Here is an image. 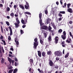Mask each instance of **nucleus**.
<instances>
[{
	"label": "nucleus",
	"mask_w": 73,
	"mask_h": 73,
	"mask_svg": "<svg viewBox=\"0 0 73 73\" xmlns=\"http://www.w3.org/2000/svg\"><path fill=\"white\" fill-rule=\"evenodd\" d=\"M39 18L40 19H41V17H42V13H40L39 14Z\"/></svg>",
	"instance_id": "27"
},
{
	"label": "nucleus",
	"mask_w": 73,
	"mask_h": 73,
	"mask_svg": "<svg viewBox=\"0 0 73 73\" xmlns=\"http://www.w3.org/2000/svg\"><path fill=\"white\" fill-rule=\"evenodd\" d=\"M17 5H14V8L15 10H16V8H17Z\"/></svg>",
	"instance_id": "23"
},
{
	"label": "nucleus",
	"mask_w": 73,
	"mask_h": 73,
	"mask_svg": "<svg viewBox=\"0 0 73 73\" xmlns=\"http://www.w3.org/2000/svg\"><path fill=\"white\" fill-rule=\"evenodd\" d=\"M40 42L42 44V45H43V43L44 41L42 40L41 39H40Z\"/></svg>",
	"instance_id": "29"
},
{
	"label": "nucleus",
	"mask_w": 73,
	"mask_h": 73,
	"mask_svg": "<svg viewBox=\"0 0 73 73\" xmlns=\"http://www.w3.org/2000/svg\"><path fill=\"white\" fill-rule=\"evenodd\" d=\"M21 34H23L24 33V32L22 30H21L20 31Z\"/></svg>",
	"instance_id": "52"
},
{
	"label": "nucleus",
	"mask_w": 73,
	"mask_h": 73,
	"mask_svg": "<svg viewBox=\"0 0 73 73\" xmlns=\"http://www.w3.org/2000/svg\"><path fill=\"white\" fill-rule=\"evenodd\" d=\"M45 52H43L42 53V56L43 57H46V56L45 55Z\"/></svg>",
	"instance_id": "18"
},
{
	"label": "nucleus",
	"mask_w": 73,
	"mask_h": 73,
	"mask_svg": "<svg viewBox=\"0 0 73 73\" xmlns=\"http://www.w3.org/2000/svg\"><path fill=\"white\" fill-rule=\"evenodd\" d=\"M5 29H6V31H9V29L8 28L6 27L5 28Z\"/></svg>",
	"instance_id": "60"
},
{
	"label": "nucleus",
	"mask_w": 73,
	"mask_h": 73,
	"mask_svg": "<svg viewBox=\"0 0 73 73\" xmlns=\"http://www.w3.org/2000/svg\"><path fill=\"white\" fill-rule=\"evenodd\" d=\"M2 41L3 42L4 45H6V43L5 42V40H2Z\"/></svg>",
	"instance_id": "48"
},
{
	"label": "nucleus",
	"mask_w": 73,
	"mask_h": 73,
	"mask_svg": "<svg viewBox=\"0 0 73 73\" xmlns=\"http://www.w3.org/2000/svg\"><path fill=\"white\" fill-rule=\"evenodd\" d=\"M60 60V57H57L56 58V61H58Z\"/></svg>",
	"instance_id": "38"
},
{
	"label": "nucleus",
	"mask_w": 73,
	"mask_h": 73,
	"mask_svg": "<svg viewBox=\"0 0 73 73\" xmlns=\"http://www.w3.org/2000/svg\"><path fill=\"white\" fill-rule=\"evenodd\" d=\"M52 29V27H50V26H49L48 28V30L49 31H50V32H51V30Z\"/></svg>",
	"instance_id": "20"
},
{
	"label": "nucleus",
	"mask_w": 73,
	"mask_h": 73,
	"mask_svg": "<svg viewBox=\"0 0 73 73\" xmlns=\"http://www.w3.org/2000/svg\"><path fill=\"white\" fill-rule=\"evenodd\" d=\"M7 59L8 61L9 62L10 61H12V59H11V58L9 57H7Z\"/></svg>",
	"instance_id": "33"
},
{
	"label": "nucleus",
	"mask_w": 73,
	"mask_h": 73,
	"mask_svg": "<svg viewBox=\"0 0 73 73\" xmlns=\"http://www.w3.org/2000/svg\"><path fill=\"white\" fill-rule=\"evenodd\" d=\"M38 70L39 72H40V73H43V71H42V70H41L40 68H38Z\"/></svg>",
	"instance_id": "24"
},
{
	"label": "nucleus",
	"mask_w": 73,
	"mask_h": 73,
	"mask_svg": "<svg viewBox=\"0 0 73 73\" xmlns=\"http://www.w3.org/2000/svg\"><path fill=\"white\" fill-rule=\"evenodd\" d=\"M55 43H56V44H57V43H58V37L56 36L55 38Z\"/></svg>",
	"instance_id": "10"
},
{
	"label": "nucleus",
	"mask_w": 73,
	"mask_h": 73,
	"mask_svg": "<svg viewBox=\"0 0 73 73\" xmlns=\"http://www.w3.org/2000/svg\"><path fill=\"white\" fill-rule=\"evenodd\" d=\"M43 34L44 35V38H46V37L47 36V34L45 33H43Z\"/></svg>",
	"instance_id": "25"
},
{
	"label": "nucleus",
	"mask_w": 73,
	"mask_h": 73,
	"mask_svg": "<svg viewBox=\"0 0 73 73\" xmlns=\"http://www.w3.org/2000/svg\"><path fill=\"white\" fill-rule=\"evenodd\" d=\"M39 23L40 26H41L42 25V19H40Z\"/></svg>",
	"instance_id": "21"
},
{
	"label": "nucleus",
	"mask_w": 73,
	"mask_h": 73,
	"mask_svg": "<svg viewBox=\"0 0 73 73\" xmlns=\"http://www.w3.org/2000/svg\"><path fill=\"white\" fill-rule=\"evenodd\" d=\"M50 24H51V25L52 26V27H53V26H54V25H55V24H54V22H52L50 23Z\"/></svg>",
	"instance_id": "41"
},
{
	"label": "nucleus",
	"mask_w": 73,
	"mask_h": 73,
	"mask_svg": "<svg viewBox=\"0 0 73 73\" xmlns=\"http://www.w3.org/2000/svg\"><path fill=\"white\" fill-rule=\"evenodd\" d=\"M16 20L17 23V24H20V21H19V19H18V18H16Z\"/></svg>",
	"instance_id": "19"
},
{
	"label": "nucleus",
	"mask_w": 73,
	"mask_h": 73,
	"mask_svg": "<svg viewBox=\"0 0 73 73\" xmlns=\"http://www.w3.org/2000/svg\"><path fill=\"white\" fill-rule=\"evenodd\" d=\"M6 23L7 25H8V26H9V22L8 21H6Z\"/></svg>",
	"instance_id": "45"
},
{
	"label": "nucleus",
	"mask_w": 73,
	"mask_h": 73,
	"mask_svg": "<svg viewBox=\"0 0 73 73\" xmlns=\"http://www.w3.org/2000/svg\"><path fill=\"white\" fill-rule=\"evenodd\" d=\"M1 32L2 33H3V26H1Z\"/></svg>",
	"instance_id": "39"
},
{
	"label": "nucleus",
	"mask_w": 73,
	"mask_h": 73,
	"mask_svg": "<svg viewBox=\"0 0 73 73\" xmlns=\"http://www.w3.org/2000/svg\"><path fill=\"white\" fill-rule=\"evenodd\" d=\"M42 29H45V30H47V31H48V27L46 26H43L42 27Z\"/></svg>",
	"instance_id": "6"
},
{
	"label": "nucleus",
	"mask_w": 73,
	"mask_h": 73,
	"mask_svg": "<svg viewBox=\"0 0 73 73\" xmlns=\"http://www.w3.org/2000/svg\"><path fill=\"white\" fill-rule=\"evenodd\" d=\"M69 35L70 36H71V37H72V36L73 35L72 34V33H71V32H69Z\"/></svg>",
	"instance_id": "53"
},
{
	"label": "nucleus",
	"mask_w": 73,
	"mask_h": 73,
	"mask_svg": "<svg viewBox=\"0 0 73 73\" xmlns=\"http://www.w3.org/2000/svg\"><path fill=\"white\" fill-rule=\"evenodd\" d=\"M38 52V54L39 56L40 57H41V52L40 51H37Z\"/></svg>",
	"instance_id": "11"
},
{
	"label": "nucleus",
	"mask_w": 73,
	"mask_h": 73,
	"mask_svg": "<svg viewBox=\"0 0 73 73\" xmlns=\"http://www.w3.org/2000/svg\"><path fill=\"white\" fill-rule=\"evenodd\" d=\"M2 52L3 53H4V50L3 49V46H2Z\"/></svg>",
	"instance_id": "56"
},
{
	"label": "nucleus",
	"mask_w": 73,
	"mask_h": 73,
	"mask_svg": "<svg viewBox=\"0 0 73 73\" xmlns=\"http://www.w3.org/2000/svg\"><path fill=\"white\" fill-rule=\"evenodd\" d=\"M71 40H72L71 38H68V39L66 40V42H67V43H70Z\"/></svg>",
	"instance_id": "9"
},
{
	"label": "nucleus",
	"mask_w": 73,
	"mask_h": 73,
	"mask_svg": "<svg viewBox=\"0 0 73 73\" xmlns=\"http://www.w3.org/2000/svg\"><path fill=\"white\" fill-rule=\"evenodd\" d=\"M10 16L11 17H13L14 16V13H12L10 14Z\"/></svg>",
	"instance_id": "37"
},
{
	"label": "nucleus",
	"mask_w": 73,
	"mask_h": 73,
	"mask_svg": "<svg viewBox=\"0 0 73 73\" xmlns=\"http://www.w3.org/2000/svg\"><path fill=\"white\" fill-rule=\"evenodd\" d=\"M62 32V29H60L58 31V32L59 33H61V32Z\"/></svg>",
	"instance_id": "22"
},
{
	"label": "nucleus",
	"mask_w": 73,
	"mask_h": 73,
	"mask_svg": "<svg viewBox=\"0 0 73 73\" xmlns=\"http://www.w3.org/2000/svg\"><path fill=\"white\" fill-rule=\"evenodd\" d=\"M3 7V5L2 4H0V7Z\"/></svg>",
	"instance_id": "64"
},
{
	"label": "nucleus",
	"mask_w": 73,
	"mask_h": 73,
	"mask_svg": "<svg viewBox=\"0 0 73 73\" xmlns=\"http://www.w3.org/2000/svg\"><path fill=\"white\" fill-rule=\"evenodd\" d=\"M45 14H46V15H47V14H48V10L46 9V10H45Z\"/></svg>",
	"instance_id": "47"
},
{
	"label": "nucleus",
	"mask_w": 73,
	"mask_h": 73,
	"mask_svg": "<svg viewBox=\"0 0 73 73\" xmlns=\"http://www.w3.org/2000/svg\"><path fill=\"white\" fill-rule=\"evenodd\" d=\"M26 27V25H24L22 26V28H24Z\"/></svg>",
	"instance_id": "63"
},
{
	"label": "nucleus",
	"mask_w": 73,
	"mask_h": 73,
	"mask_svg": "<svg viewBox=\"0 0 73 73\" xmlns=\"http://www.w3.org/2000/svg\"><path fill=\"white\" fill-rule=\"evenodd\" d=\"M8 39L9 40H11V38L10 36H8Z\"/></svg>",
	"instance_id": "57"
},
{
	"label": "nucleus",
	"mask_w": 73,
	"mask_h": 73,
	"mask_svg": "<svg viewBox=\"0 0 73 73\" xmlns=\"http://www.w3.org/2000/svg\"><path fill=\"white\" fill-rule=\"evenodd\" d=\"M48 60L49 61V65L50 66H53V61L50 59H49Z\"/></svg>",
	"instance_id": "5"
},
{
	"label": "nucleus",
	"mask_w": 73,
	"mask_h": 73,
	"mask_svg": "<svg viewBox=\"0 0 73 73\" xmlns=\"http://www.w3.org/2000/svg\"><path fill=\"white\" fill-rule=\"evenodd\" d=\"M60 13H62V14H65V12L64 11H60L59 12Z\"/></svg>",
	"instance_id": "30"
},
{
	"label": "nucleus",
	"mask_w": 73,
	"mask_h": 73,
	"mask_svg": "<svg viewBox=\"0 0 73 73\" xmlns=\"http://www.w3.org/2000/svg\"><path fill=\"white\" fill-rule=\"evenodd\" d=\"M70 60H71V62L73 61V58L70 57L69 58Z\"/></svg>",
	"instance_id": "50"
},
{
	"label": "nucleus",
	"mask_w": 73,
	"mask_h": 73,
	"mask_svg": "<svg viewBox=\"0 0 73 73\" xmlns=\"http://www.w3.org/2000/svg\"><path fill=\"white\" fill-rule=\"evenodd\" d=\"M30 62H31V63H33V59H30L29 60Z\"/></svg>",
	"instance_id": "32"
},
{
	"label": "nucleus",
	"mask_w": 73,
	"mask_h": 73,
	"mask_svg": "<svg viewBox=\"0 0 73 73\" xmlns=\"http://www.w3.org/2000/svg\"><path fill=\"white\" fill-rule=\"evenodd\" d=\"M17 40H18V41H19V40H18V38H17V36H16V38H15V41H16Z\"/></svg>",
	"instance_id": "43"
},
{
	"label": "nucleus",
	"mask_w": 73,
	"mask_h": 73,
	"mask_svg": "<svg viewBox=\"0 0 73 73\" xmlns=\"http://www.w3.org/2000/svg\"><path fill=\"white\" fill-rule=\"evenodd\" d=\"M48 41H49V42H50V41H52V38L50 35L48 37Z\"/></svg>",
	"instance_id": "12"
},
{
	"label": "nucleus",
	"mask_w": 73,
	"mask_h": 73,
	"mask_svg": "<svg viewBox=\"0 0 73 73\" xmlns=\"http://www.w3.org/2000/svg\"><path fill=\"white\" fill-rule=\"evenodd\" d=\"M69 53H67V54L65 56V58H67L69 56Z\"/></svg>",
	"instance_id": "28"
},
{
	"label": "nucleus",
	"mask_w": 73,
	"mask_h": 73,
	"mask_svg": "<svg viewBox=\"0 0 73 73\" xmlns=\"http://www.w3.org/2000/svg\"><path fill=\"white\" fill-rule=\"evenodd\" d=\"M58 20L59 21H61L62 20V18H61V17L59 18H58Z\"/></svg>",
	"instance_id": "62"
},
{
	"label": "nucleus",
	"mask_w": 73,
	"mask_h": 73,
	"mask_svg": "<svg viewBox=\"0 0 73 73\" xmlns=\"http://www.w3.org/2000/svg\"><path fill=\"white\" fill-rule=\"evenodd\" d=\"M19 6L20 8H22V9L23 10H24V7L22 5L20 4L19 5Z\"/></svg>",
	"instance_id": "16"
},
{
	"label": "nucleus",
	"mask_w": 73,
	"mask_h": 73,
	"mask_svg": "<svg viewBox=\"0 0 73 73\" xmlns=\"http://www.w3.org/2000/svg\"><path fill=\"white\" fill-rule=\"evenodd\" d=\"M4 37H3V35H1V37L0 38V39H1V40H3V38Z\"/></svg>",
	"instance_id": "55"
},
{
	"label": "nucleus",
	"mask_w": 73,
	"mask_h": 73,
	"mask_svg": "<svg viewBox=\"0 0 73 73\" xmlns=\"http://www.w3.org/2000/svg\"><path fill=\"white\" fill-rule=\"evenodd\" d=\"M4 62V60L3 59H2L1 60V63L2 64H3Z\"/></svg>",
	"instance_id": "49"
},
{
	"label": "nucleus",
	"mask_w": 73,
	"mask_h": 73,
	"mask_svg": "<svg viewBox=\"0 0 73 73\" xmlns=\"http://www.w3.org/2000/svg\"><path fill=\"white\" fill-rule=\"evenodd\" d=\"M58 16L59 17H62V15L61 13H59L58 14Z\"/></svg>",
	"instance_id": "46"
},
{
	"label": "nucleus",
	"mask_w": 73,
	"mask_h": 73,
	"mask_svg": "<svg viewBox=\"0 0 73 73\" xmlns=\"http://www.w3.org/2000/svg\"><path fill=\"white\" fill-rule=\"evenodd\" d=\"M2 52L1 51V46H0V53H1Z\"/></svg>",
	"instance_id": "51"
},
{
	"label": "nucleus",
	"mask_w": 73,
	"mask_h": 73,
	"mask_svg": "<svg viewBox=\"0 0 73 73\" xmlns=\"http://www.w3.org/2000/svg\"><path fill=\"white\" fill-rule=\"evenodd\" d=\"M9 69H12V68H13V67H12V66H10V67H9Z\"/></svg>",
	"instance_id": "54"
},
{
	"label": "nucleus",
	"mask_w": 73,
	"mask_h": 73,
	"mask_svg": "<svg viewBox=\"0 0 73 73\" xmlns=\"http://www.w3.org/2000/svg\"><path fill=\"white\" fill-rule=\"evenodd\" d=\"M14 24H15V28H17L19 27H20V25L18 23H14Z\"/></svg>",
	"instance_id": "13"
},
{
	"label": "nucleus",
	"mask_w": 73,
	"mask_h": 73,
	"mask_svg": "<svg viewBox=\"0 0 73 73\" xmlns=\"http://www.w3.org/2000/svg\"><path fill=\"white\" fill-rule=\"evenodd\" d=\"M15 42L16 43L17 45H19V43L18 41H15Z\"/></svg>",
	"instance_id": "44"
},
{
	"label": "nucleus",
	"mask_w": 73,
	"mask_h": 73,
	"mask_svg": "<svg viewBox=\"0 0 73 73\" xmlns=\"http://www.w3.org/2000/svg\"><path fill=\"white\" fill-rule=\"evenodd\" d=\"M17 72V68H15V69L13 71V73H16V72Z\"/></svg>",
	"instance_id": "26"
},
{
	"label": "nucleus",
	"mask_w": 73,
	"mask_h": 73,
	"mask_svg": "<svg viewBox=\"0 0 73 73\" xmlns=\"http://www.w3.org/2000/svg\"><path fill=\"white\" fill-rule=\"evenodd\" d=\"M51 21V19H49V18L47 19L46 20V23L47 24H49V23H50L49 21Z\"/></svg>",
	"instance_id": "15"
},
{
	"label": "nucleus",
	"mask_w": 73,
	"mask_h": 73,
	"mask_svg": "<svg viewBox=\"0 0 73 73\" xmlns=\"http://www.w3.org/2000/svg\"><path fill=\"white\" fill-rule=\"evenodd\" d=\"M67 11L70 13H72L73 12V10L71 8L68 9H67Z\"/></svg>",
	"instance_id": "14"
},
{
	"label": "nucleus",
	"mask_w": 73,
	"mask_h": 73,
	"mask_svg": "<svg viewBox=\"0 0 73 73\" xmlns=\"http://www.w3.org/2000/svg\"><path fill=\"white\" fill-rule=\"evenodd\" d=\"M69 23L70 24H72L73 23V22H72V21H70L69 22Z\"/></svg>",
	"instance_id": "59"
},
{
	"label": "nucleus",
	"mask_w": 73,
	"mask_h": 73,
	"mask_svg": "<svg viewBox=\"0 0 73 73\" xmlns=\"http://www.w3.org/2000/svg\"><path fill=\"white\" fill-rule=\"evenodd\" d=\"M54 53L56 56H58V57H60V56H61L62 55V53L61 51L60 50L56 51Z\"/></svg>",
	"instance_id": "2"
},
{
	"label": "nucleus",
	"mask_w": 73,
	"mask_h": 73,
	"mask_svg": "<svg viewBox=\"0 0 73 73\" xmlns=\"http://www.w3.org/2000/svg\"><path fill=\"white\" fill-rule=\"evenodd\" d=\"M47 54L48 55H50L51 54V51H48L47 52Z\"/></svg>",
	"instance_id": "35"
},
{
	"label": "nucleus",
	"mask_w": 73,
	"mask_h": 73,
	"mask_svg": "<svg viewBox=\"0 0 73 73\" xmlns=\"http://www.w3.org/2000/svg\"><path fill=\"white\" fill-rule=\"evenodd\" d=\"M51 33H52V36H54V31L53 30H51Z\"/></svg>",
	"instance_id": "31"
},
{
	"label": "nucleus",
	"mask_w": 73,
	"mask_h": 73,
	"mask_svg": "<svg viewBox=\"0 0 73 73\" xmlns=\"http://www.w3.org/2000/svg\"><path fill=\"white\" fill-rule=\"evenodd\" d=\"M13 70L11 69V70H9V72H8V73H12V72H13Z\"/></svg>",
	"instance_id": "36"
},
{
	"label": "nucleus",
	"mask_w": 73,
	"mask_h": 73,
	"mask_svg": "<svg viewBox=\"0 0 73 73\" xmlns=\"http://www.w3.org/2000/svg\"><path fill=\"white\" fill-rule=\"evenodd\" d=\"M62 34L63 35H61V37L63 40H65L66 38V31H64Z\"/></svg>",
	"instance_id": "4"
},
{
	"label": "nucleus",
	"mask_w": 73,
	"mask_h": 73,
	"mask_svg": "<svg viewBox=\"0 0 73 73\" xmlns=\"http://www.w3.org/2000/svg\"><path fill=\"white\" fill-rule=\"evenodd\" d=\"M38 40V39H37V38H35L34 39V41L35 42H34V43L33 48L35 49H36L37 46L38 45V42H37Z\"/></svg>",
	"instance_id": "1"
},
{
	"label": "nucleus",
	"mask_w": 73,
	"mask_h": 73,
	"mask_svg": "<svg viewBox=\"0 0 73 73\" xmlns=\"http://www.w3.org/2000/svg\"><path fill=\"white\" fill-rule=\"evenodd\" d=\"M10 11V8L9 7H7V8L6 11L7 12H9Z\"/></svg>",
	"instance_id": "34"
},
{
	"label": "nucleus",
	"mask_w": 73,
	"mask_h": 73,
	"mask_svg": "<svg viewBox=\"0 0 73 73\" xmlns=\"http://www.w3.org/2000/svg\"><path fill=\"white\" fill-rule=\"evenodd\" d=\"M52 27L53 28H54V29L55 30L57 29V27H56V26L55 25H54V26H53Z\"/></svg>",
	"instance_id": "42"
},
{
	"label": "nucleus",
	"mask_w": 73,
	"mask_h": 73,
	"mask_svg": "<svg viewBox=\"0 0 73 73\" xmlns=\"http://www.w3.org/2000/svg\"><path fill=\"white\" fill-rule=\"evenodd\" d=\"M71 5V4L70 3H68L67 4V7L68 8H69V7H70V6Z\"/></svg>",
	"instance_id": "40"
},
{
	"label": "nucleus",
	"mask_w": 73,
	"mask_h": 73,
	"mask_svg": "<svg viewBox=\"0 0 73 73\" xmlns=\"http://www.w3.org/2000/svg\"><path fill=\"white\" fill-rule=\"evenodd\" d=\"M24 14H25V16L26 17V18L24 19V20L27 21V20H28V15H26V14L27 15H31V13L28 11L24 12Z\"/></svg>",
	"instance_id": "3"
},
{
	"label": "nucleus",
	"mask_w": 73,
	"mask_h": 73,
	"mask_svg": "<svg viewBox=\"0 0 73 73\" xmlns=\"http://www.w3.org/2000/svg\"><path fill=\"white\" fill-rule=\"evenodd\" d=\"M9 28L10 31V36H12V28L11 27L9 26Z\"/></svg>",
	"instance_id": "7"
},
{
	"label": "nucleus",
	"mask_w": 73,
	"mask_h": 73,
	"mask_svg": "<svg viewBox=\"0 0 73 73\" xmlns=\"http://www.w3.org/2000/svg\"><path fill=\"white\" fill-rule=\"evenodd\" d=\"M21 22L23 24H26V23H27L28 21H27L24 20L23 19L21 20Z\"/></svg>",
	"instance_id": "8"
},
{
	"label": "nucleus",
	"mask_w": 73,
	"mask_h": 73,
	"mask_svg": "<svg viewBox=\"0 0 73 73\" xmlns=\"http://www.w3.org/2000/svg\"><path fill=\"white\" fill-rule=\"evenodd\" d=\"M26 5L27 6H29V3L27 2H26Z\"/></svg>",
	"instance_id": "58"
},
{
	"label": "nucleus",
	"mask_w": 73,
	"mask_h": 73,
	"mask_svg": "<svg viewBox=\"0 0 73 73\" xmlns=\"http://www.w3.org/2000/svg\"><path fill=\"white\" fill-rule=\"evenodd\" d=\"M25 7L26 9H29V6H27L26 5H25Z\"/></svg>",
	"instance_id": "17"
},
{
	"label": "nucleus",
	"mask_w": 73,
	"mask_h": 73,
	"mask_svg": "<svg viewBox=\"0 0 73 73\" xmlns=\"http://www.w3.org/2000/svg\"><path fill=\"white\" fill-rule=\"evenodd\" d=\"M9 57H13V56H12V55L11 54H9Z\"/></svg>",
	"instance_id": "61"
}]
</instances>
